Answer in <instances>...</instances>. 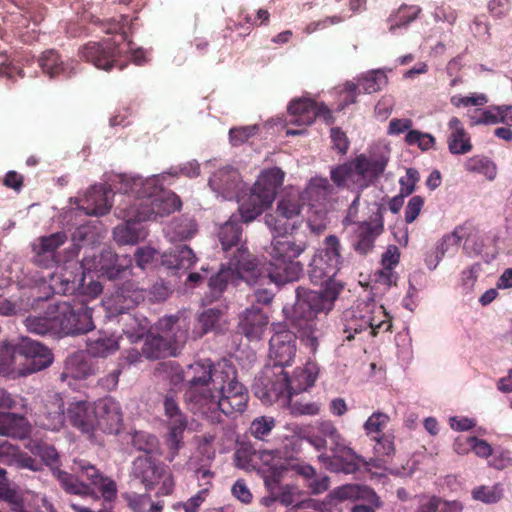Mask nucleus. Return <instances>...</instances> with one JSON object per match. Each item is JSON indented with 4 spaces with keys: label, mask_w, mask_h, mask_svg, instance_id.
I'll return each instance as SVG.
<instances>
[{
    "label": "nucleus",
    "mask_w": 512,
    "mask_h": 512,
    "mask_svg": "<svg viewBox=\"0 0 512 512\" xmlns=\"http://www.w3.org/2000/svg\"><path fill=\"white\" fill-rule=\"evenodd\" d=\"M285 173L278 167L266 169L261 172L258 179L251 188L248 197L239 206V216L233 214L218 231V239L222 250L230 260L237 250L244 247L248 250L242 240V222L248 223L261 215L264 210L273 203L278 188L284 181Z\"/></svg>",
    "instance_id": "nucleus-1"
},
{
    "label": "nucleus",
    "mask_w": 512,
    "mask_h": 512,
    "mask_svg": "<svg viewBox=\"0 0 512 512\" xmlns=\"http://www.w3.org/2000/svg\"><path fill=\"white\" fill-rule=\"evenodd\" d=\"M116 181L121 185L117 188L118 191L126 197L131 196L132 205L139 211L138 215L130 214L129 217H138L145 221L156 220L181 208L180 198L174 193L164 192L154 177L143 179L120 174L116 176Z\"/></svg>",
    "instance_id": "nucleus-2"
},
{
    "label": "nucleus",
    "mask_w": 512,
    "mask_h": 512,
    "mask_svg": "<svg viewBox=\"0 0 512 512\" xmlns=\"http://www.w3.org/2000/svg\"><path fill=\"white\" fill-rule=\"evenodd\" d=\"M340 293L338 284H332L322 294L308 292L304 287L296 289V302L288 319L291 326L301 333L302 341L311 353H315L319 346L314 319L318 313L330 312Z\"/></svg>",
    "instance_id": "nucleus-3"
},
{
    "label": "nucleus",
    "mask_w": 512,
    "mask_h": 512,
    "mask_svg": "<svg viewBox=\"0 0 512 512\" xmlns=\"http://www.w3.org/2000/svg\"><path fill=\"white\" fill-rule=\"evenodd\" d=\"M224 372V361L216 365L209 359L195 361L186 367L185 401L194 413L207 415V405L215 393V387L221 383Z\"/></svg>",
    "instance_id": "nucleus-4"
},
{
    "label": "nucleus",
    "mask_w": 512,
    "mask_h": 512,
    "mask_svg": "<svg viewBox=\"0 0 512 512\" xmlns=\"http://www.w3.org/2000/svg\"><path fill=\"white\" fill-rule=\"evenodd\" d=\"M75 472L89 481V484L80 481L77 475L57 469L54 475L65 492L82 497H91L98 500L97 489L106 502L117 498V484L109 476L104 475L95 465L87 460H76Z\"/></svg>",
    "instance_id": "nucleus-5"
},
{
    "label": "nucleus",
    "mask_w": 512,
    "mask_h": 512,
    "mask_svg": "<svg viewBox=\"0 0 512 512\" xmlns=\"http://www.w3.org/2000/svg\"><path fill=\"white\" fill-rule=\"evenodd\" d=\"M53 361L51 351L30 338H21L13 344L0 341V373L15 371L17 366L21 375H29L47 368Z\"/></svg>",
    "instance_id": "nucleus-6"
},
{
    "label": "nucleus",
    "mask_w": 512,
    "mask_h": 512,
    "mask_svg": "<svg viewBox=\"0 0 512 512\" xmlns=\"http://www.w3.org/2000/svg\"><path fill=\"white\" fill-rule=\"evenodd\" d=\"M388 158L357 155L353 160L331 169L330 177L339 188L363 190L373 184L385 171Z\"/></svg>",
    "instance_id": "nucleus-7"
},
{
    "label": "nucleus",
    "mask_w": 512,
    "mask_h": 512,
    "mask_svg": "<svg viewBox=\"0 0 512 512\" xmlns=\"http://www.w3.org/2000/svg\"><path fill=\"white\" fill-rule=\"evenodd\" d=\"M228 377L221 375V383L215 387V393L211 402L207 405V418L212 421L218 420L219 412L227 416H236L242 414L248 404L249 394L247 388L238 381L235 367L224 361V372Z\"/></svg>",
    "instance_id": "nucleus-8"
},
{
    "label": "nucleus",
    "mask_w": 512,
    "mask_h": 512,
    "mask_svg": "<svg viewBox=\"0 0 512 512\" xmlns=\"http://www.w3.org/2000/svg\"><path fill=\"white\" fill-rule=\"evenodd\" d=\"M316 433L324 437L329 443L331 455L321 453L318 456L323 466L335 473L353 474L360 469V463L366 464L365 458L358 455L346 444L345 438L330 420L317 424Z\"/></svg>",
    "instance_id": "nucleus-9"
},
{
    "label": "nucleus",
    "mask_w": 512,
    "mask_h": 512,
    "mask_svg": "<svg viewBox=\"0 0 512 512\" xmlns=\"http://www.w3.org/2000/svg\"><path fill=\"white\" fill-rule=\"evenodd\" d=\"M341 242L335 235H328L324 239V247L316 251L309 263L308 275L310 280L324 287L319 291L306 289L313 293H326L332 284H338L341 291L344 284L335 279L336 274L341 268L343 257L341 255Z\"/></svg>",
    "instance_id": "nucleus-10"
},
{
    "label": "nucleus",
    "mask_w": 512,
    "mask_h": 512,
    "mask_svg": "<svg viewBox=\"0 0 512 512\" xmlns=\"http://www.w3.org/2000/svg\"><path fill=\"white\" fill-rule=\"evenodd\" d=\"M254 393L264 403H273L282 400L285 404H290L292 413L300 415H315L319 408L316 404L307 403L291 404L293 392L291 389L290 378L287 372L281 369L279 372L266 370L256 379L254 384Z\"/></svg>",
    "instance_id": "nucleus-11"
},
{
    "label": "nucleus",
    "mask_w": 512,
    "mask_h": 512,
    "mask_svg": "<svg viewBox=\"0 0 512 512\" xmlns=\"http://www.w3.org/2000/svg\"><path fill=\"white\" fill-rule=\"evenodd\" d=\"M258 261L249 250L241 247L228 260V266L222 268L208 281L210 301L217 300L226 290L229 283L243 279L252 283L257 274Z\"/></svg>",
    "instance_id": "nucleus-12"
},
{
    "label": "nucleus",
    "mask_w": 512,
    "mask_h": 512,
    "mask_svg": "<svg viewBox=\"0 0 512 512\" xmlns=\"http://www.w3.org/2000/svg\"><path fill=\"white\" fill-rule=\"evenodd\" d=\"M68 241L65 232H55L50 235L40 236L31 244V262L42 269H50L61 262H68L78 256L80 243L71 242L63 252L59 249Z\"/></svg>",
    "instance_id": "nucleus-13"
},
{
    "label": "nucleus",
    "mask_w": 512,
    "mask_h": 512,
    "mask_svg": "<svg viewBox=\"0 0 512 512\" xmlns=\"http://www.w3.org/2000/svg\"><path fill=\"white\" fill-rule=\"evenodd\" d=\"M58 336H77L86 334L95 328L93 309L83 301H62L53 303Z\"/></svg>",
    "instance_id": "nucleus-14"
},
{
    "label": "nucleus",
    "mask_w": 512,
    "mask_h": 512,
    "mask_svg": "<svg viewBox=\"0 0 512 512\" xmlns=\"http://www.w3.org/2000/svg\"><path fill=\"white\" fill-rule=\"evenodd\" d=\"M132 474L148 491L162 481L157 495L165 496L173 491L174 482L167 466L153 456L141 455L135 458L132 463Z\"/></svg>",
    "instance_id": "nucleus-15"
},
{
    "label": "nucleus",
    "mask_w": 512,
    "mask_h": 512,
    "mask_svg": "<svg viewBox=\"0 0 512 512\" xmlns=\"http://www.w3.org/2000/svg\"><path fill=\"white\" fill-rule=\"evenodd\" d=\"M373 312L378 315L383 313V306H378L374 301H359L358 304L343 313L342 333L344 335L343 341H352L355 334L361 333L370 329V334L376 336L379 333V328L384 324H373Z\"/></svg>",
    "instance_id": "nucleus-16"
},
{
    "label": "nucleus",
    "mask_w": 512,
    "mask_h": 512,
    "mask_svg": "<svg viewBox=\"0 0 512 512\" xmlns=\"http://www.w3.org/2000/svg\"><path fill=\"white\" fill-rule=\"evenodd\" d=\"M304 203L297 195L283 196L277 203L274 214L265 215L266 225L277 235H286L300 224Z\"/></svg>",
    "instance_id": "nucleus-17"
},
{
    "label": "nucleus",
    "mask_w": 512,
    "mask_h": 512,
    "mask_svg": "<svg viewBox=\"0 0 512 512\" xmlns=\"http://www.w3.org/2000/svg\"><path fill=\"white\" fill-rule=\"evenodd\" d=\"M123 52L121 45L116 42L90 41L80 48L79 57L98 69L109 71L113 67H118L122 70L126 66V63L121 62Z\"/></svg>",
    "instance_id": "nucleus-18"
},
{
    "label": "nucleus",
    "mask_w": 512,
    "mask_h": 512,
    "mask_svg": "<svg viewBox=\"0 0 512 512\" xmlns=\"http://www.w3.org/2000/svg\"><path fill=\"white\" fill-rule=\"evenodd\" d=\"M115 213L117 217L124 220V223L113 229V238L117 244L135 245L146 237V231L141 225L144 220L138 219V217H129L130 214H139V211L131 203V196L124 195V199L117 205Z\"/></svg>",
    "instance_id": "nucleus-19"
},
{
    "label": "nucleus",
    "mask_w": 512,
    "mask_h": 512,
    "mask_svg": "<svg viewBox=\"0 0 512 512\" xmlns=\"http://www.w3.org/2000/svg\"><path fill=\"white\" fill-rule=\"evenodd\" d=\"M384 211L385 208L378 207L369 220L353 223L351 244L356 253L366 255L373 250L377 237L384 231Z\"/></svg>",
    "instance_id": "nucleus-20"
},
{
    "label": "nucleus",
    "mask_w": 512,
    "mask_h": 512,
    "mask_svg": "<svg viewBox=\"0 0 512 512\" xmlns=\"http://www.w3.org/2000/svg\"><path fill=\"white\" fill-rule=\"evenodd\" d=\"M84 281L83 273H74L69 267L61 268L60 271L49 274V279H41L43 284L48 283V292L45 296H38L31 303V308L36 309L41 301H46L52 294L71 295L74 294Z\"/></svg>",
    "instance_id": "nucleus-21"
},
{
    "label": "nucleus",
    "mask_w": 512,
    "mask_h": 512,
    "mask_svg": "<svg viewBox=\"0 0 512 512\" xmlns=\"http://www.w3.org/2000/svg\"><path fill=\"white\" fill-rule=\"evenodd\" d=\"M333 497L340 500H363L365 504H356L351 508V512H376L377 508L382 506L380 497L376 492L365 485L345 484L333 491Z\"/></svg>",
    "instance_id": "nucleus-22"
},
{
    "label": "nucleus",
    "mask_w": 512,
    "mask_h": 512,
    "mask_svg": "<svg viewBox=\"0 0 512 512\" xmlns=\"http://www.w3.org/2000/svg\"><path fill=\"white\" fill-rule=\"evenodd\" d=\"M253 458L259 461V471L263 474L264 483L270 492L277 488L283 474L287 471V462L274 450H258Z\"/></svg>",
    "instance_id": "nucleus-23"
},
{
    "label": "nucleus",
    "mask_w": 512,
    "mask_h": 512,
    "mask_svg": "<svg viewBox=\"0 0 512 512\" xmlns=\"http://www.w3.org/2000/svg\"><path fill=\"white\" fill-rule=\"evenodd\" d=\"M118 175L119 174H117V176ZM110 182L109 189L100 184L92 186L86 192L85 198L82 200L81 209H83L87 215L103 216L110 211L112 204L109 200L108 194L110 192L119 193L117 188L121 186L116 181V175L110 179ZM122 195L124 196L123 193Z\"/></svg>",
    "instance_id": "nucleus-24"
},
{
    "label": "nucleus",
    "mask_w": 512,
    "mask_h": 512,
    "mask_svg": "<svg viewBox=\"0 0 512 512\" xmlns=\"http://www.w3.org/2000/svg\"><path fill=\"white\" fill-rule=\"evenodd\" d=\"M297 336L289 330L275 333L269 341V357L275 367L283 369L290 366L296 356Z\"/></svg>",
    "instance_id": "nucleus-25"
},
{
    "label": "nucleus",
    "mask_w": 512,
    "mask_h": 512,
    "mask_svg": "<svg viewBox=\"0 0 512 512\" xmlns=\"http://www.w3.org/2000/svg\"><path fill=\"white\" fill-rule=\"evenodd\" d=\"M95 430L107 434H117L121 430L123 414L120 404L113 398H105L96 402Z\"/></svg>",
    "instance_id": "nucleus-26"
},
{
    "label": "nucleus",
    "mask_w": 512,
    "mask_h": 512,
    "mask_svg": "<svg viewBox=\"0 0 512 512\" xmlns=\"http://www.w3.org/2000/svg\"><path fill=\"white\" fill-rule=\"evenodd\" d=\"M267 271V278L271 282H274L276 285H283L288 282L297 281L303 272V266L299 261L281 260L270 262ZM265 280L266 277L259 275L257 272L253 282L256 284Z\"/></svg>",
    "instance_id": "nucleus-27"
},
{
    "label": "nucleus",
    "mask_w": 512,
    "mask_h": 512,
    "mask_svg": "<svg viewBox=\"0 0 512 512\" xmlns=\"http://www.w3.org/2000/svg\"><path fill=\"white\" fill-rule=\"evenodd\" d=\"M95 410L96 403L92 405L87 401H77L69 405L66 417L74 428L92 436L95 431Z\"/></svg>",
    "instance_id": "nucleus-28"
},
{
    "label": "nucleus",
    "mask_w": 512,
    "mask_h": 512,
    "mask_svg": "<svg viewBox=\"0 0 512 512\" xmlns=\"http://www.w3.org/2000/svg\"><path fill=\"white\" fill-rule=\"evenodd\" d=\"M145 299V289L133 281H126L117 288L112 296V308L123 314L133 309Z\"/></svg>",
    "instance_id": "nucleus-29"
},
{
    "label": "nucleus",
    "mask_w": 512,
    "mask_h": 512,
    "mask_svg": "<svg viewBox=\"0 0 512 512\" xmlns=\"http://www.w3.org/2000/svg\"><path fill=\"white\" fill-rule=\"evenodd\" d=\"M269 318L262 309L247 308L239 316V331L249 340H259L268 325Z\"/></svg>",
    "instance_id": "nucleus-30"
},
{
    "label": "nucleus",
    "mask_w": 512,
    "mask_h": 512,
    "mask_svg": "<svg viewBox=\"0 0 512 512\" xmlns=\"http://www.w3.org/2000/svg\"><path fill=\"white\" fill-rule=\"evenodd\" d=\"M100 261V275L109 280L120 278L122 273L132 265V258L130 256H119L110 248H105L100 252Z\"/></svg>",
    "instance_id": "nucleus-31"
},
{
    "label": "nucleus",
    "mask_w": 512,
    "mask_h": 512,
    "mask_svg": "<svg viewBox=\"0 0 512 512\" xmlns=\"http://www.w3.org/2000/svg\"><path fill=\"white\" fill-rule=\"evenodd\" d=\"M318 102L307 97L291 100L288 105L289 122L298 126H309L317 118Z\"/></svg>",
    "instance_id": "nucleus-32"
},
{
    "label": "nucleus",
    "mask_w": 512,
    "mask_h": 512,
    "mask_svg": "<svg viewBox=\"0 0 512 512\" xmlns=\"http://www.w3.org/2000/svg\"><path fill=\"white\" fill-rule=\"evenodd\" d=\"M449 135L447 144L449 152L453 155H464L469 153L473 145L469 133L464 128L463 123L457 117L450 118L448 122Z\"/></svg>",
    "instance_id": "nucleus-33"
},
{
    "label": "nucleus",
    "mask_w": 512,
    "mask_h": 512,
    "mask_svg": "<svg viewBox=\"0 0 512 512\" xmlns=\"http://www.w3.org/2000/svg\"><path fill=\"white\" fill-rule=\"evenodd\" d=\"M240 175L233 168H222L216 171L209 180L211 188L225 198H231L238 190Z\"/></svg>",
    "instance_id": "nucleus-34"
},
{
    "label": "nucleus",
    "mask_w": 512,
    "mask_h": 512,
    "mask_svg": "<svg viewBox=\"0 0 512 512\" xmlns=\"http://www.w3.org/2000/svg\"><path fill=\"white\" fill-rule=\"evenodd\" d=\"M53 311V303H49L40 315H30L24 320L27 330L34 334H54L58 336L57 321Z\"/></svg>",
    "instance_id": "nucleus-35"
},
{
    "label": "nucleus",
    "mask_w": 512,
    "mask_h": 512,
    "mask_svg": "<svg viewBox=\"0 0 512 512\" xmlns=\"http://www.w3.org/2000/svg\"><path fill=\"white\" fill-rule=\"evenodd\" d=\"M29 424L24 415L17 412H0V435L23 439L29 433Z\"/></svg>",
    "instance_id": "nucleus-36"
},
{
    "label": "nucleus",
    "mask_w": 512,
    "mask_h": 512,
    "mask_svg": "<svg viewBox=\"0 0 512 512\" xmlns=\"http://www.w3.org/2000/svg\"><path fill=\"white\" fill-rule=\"evenodd\" d=\"M305 249L303 244H296L285 235L274 237L268 253L271 257L270 262L281 260H295Z\"/></svg>",
    "instance_id": "nucleus-37"
},
{
    "label": "nucleus",
    "mask_w": 512,
    "mask_h": 512,
    "mask_svg": "<svg viewBox=\"0 0 512 512\" xmlns=\"http://www.w3.org/2000/svg\"><path fill=\"white\" fill-rule=\"evenodd\" d=\"M187 426V418L179 420H168V432L165 436V444L168 448V461L172 462L178 455L179 450L184 446V432L187 429Z\"/></svg>",
    "instance_id": "nucleus-38"
},
{
    "label": "nucleus",
    "mask_w": 512,
    "mask_h": 512,
    "mask_svg": "<svg viewBox=\"0 0 512 512\" xmlns=\"http://www.w3.org/2000/svg\"><path fill=\"white\" fill-rule=\"evenodd\" d=\"M86 349L92 357H107L119 349V344L113 335L99 332L88 338Z\"/></svg>",
    "instance_id": "nucleus-39"
},
{
    "label": "nucleus",
    "mask_w": 512,
    "mask_h": 512,
    "mask_svg": "<svg viewBox=\"0 0 512 512\" xmlns=\"http://www.w3.org/2000/svg\"><path fill=\"white\" fill-rule=\"evenodd\" d=\"M164 257L163 263L167 264L169 268L176 270H188L196 262L194 252L185 244L175 246Z\"/></svg>",
    "instance_id": "nucleus-40"
},
{
    "label": "nucleus",
    "mask_w": 512,
    "mask_h": 512,
    "mask_svg": "<svg viewBox=\"0 0 512 512\" xmlns=\"http://www.w3.org/2000/svg\"><path fill=\"white\" fill-rule=\"evenodd\" d=\"M65 422L63 401L53 396L47 401L46 411L43 415L42 426L51 431L60 430Z\"/></svg>",
    "instance_id": "nucleus-41"
},
{
    "label": "nucleus",
    "mask_w": 512,
    "mask_h": 512,
    "mask_svg": "<svg viewBox=\"0 0 512 512\" xmlns=\"http://www.w3.org/2000/svg\"><path fill=\"white\" fill-rule=\"evenodd\" d=\"M373 440L376 441L374 446V453L376 458H372L366 461V464L360 463V466L365 467L373 466L380 468L381 462H385V457L390 458L395 453L394 436L392 434H381L380 436H373Z\"/></svg>",
    "instance_id": "nucleus-42"
},
{
    "label": "nucleus",
    "mask_w": 512,
    "mask_h": 512,
    "mask_svg": "<svg viewBox=\"0 0 512 512\" xmlns=\"http://www.w3.org/2000/svg\"><path fill=\"white\" fill-rule=\"evenodd\" d=\"M172 342L162 335L148 336L142 347V354L147 359H159L172 354Z\"/></svg>",
    "instance_id": "nucleus-43"
},
{
    "label": "nucleus",
    "mask_w": 512,
    "mask_h": 512,
    "mask_svg": "<svg viewBox=\"0 0 512 512\" xmlns=\"http://www.w3.org/2000/svg\"><path fill=\"white\" fill-rule=\"evenodd\" d=\"M123 498L132 512H162L164 509V502H153L148 493H125Z\"/></svg>",
    "instance_id": "nucleus-44"
},
{
    "label": "nucleus",
    "mask_w": 512,
    "mask_h": 512,
    "mask_svg": "<svg viewBox=\"0 0 512 512\" xmlns=\"http://www.w3.org/2000/svg\"><path fill=\"white\" fill-rule=\"evenodd\" d=\"M38 63L43 73L50 78L66 75L68 65L61 59L57 51L51 49L42 53Z\"/></svg>",
    "instance_id": "nucleus-45"
},
{
    "label": "nucleus",
    "mask_w": 512,
    "mask_h": 512,
    "mask_svg": "<svg viewBox=\"0 0 512 512\" xmlns=\"http://www.w3.org/2000/svg\"><path fill=\"white\" fill-rule=\"evenodd\" d=\"M464 168L467 172L485 176L489 181L494 180L497 175L496 164L484 155H474L468 158L464 163Z\"/></svg>",
    "instance_id": "nucleus-46"
},
{
    "label": "nucleus",
    "mask_w": 512,
    "mask_h": 512,
    "mask_svg": "<svg viewBox=\"0 0 512 512\" xmlns=\"http://www.w3.org/2000/svg\"><path fill=\"white\" fill-rule=\"evenodd\" d=\"M202 332L210 331L222 332L226 329V318L223 310L217 308H209L204 310L198 318Z\"/></svg>",
    "instance_id": "nucleus-47"
},
{
    "label": "nucleus",
    "mask_w": 512,
    "mask_h": 512,
    "mask_svg": "<svg viewBox=\"0 0 512 512\" xmlns=\"http://www.w3.org/2000/svg\"><path fill=\"white\" fill-rule=\"evenodd\" d=\"M388 83V78L382 70H371L357 79L358 91L371 94L378 92Z\"/></svg>",
    "instance_id": "nucleus-48"
},
{
    "label": "nucleus",
    "mask_w": 512,
    "mask_h": 512,
    "mask_svg": "<svg viewBox=\"0 0 512 512\" xmlns=\"http://www.w3.org/2000/svg\"><path fill=\"white\" fill-rule=\"evenodd\" d=\"M168 233L173 240H186L193 237L197 232V223L194 219L181 217L171 221Z\"/></svg>",
    "instance_id": "nucleus-49"
},
{
    "label": "nucleus",
    "mask_w": 512,
    "mask_h": 512,
    "mask_svg": "<svg viewBox=\"0 0 512 512\" xmlns=\"http://www.w3.org/2000/svg\"><path fill=\"white\" fill-rule=\"evenodd\" d=\"M132 445L138 451L144 452V455L153 456L159 452L158 438L148 432H135L132 436Z\"/></svg>",
    "instance_id": "nucleus-50"
},
{
    "label": "nucleus",
    "mask_w": 512,
    "mask_h": 512,
    "mask_svg": "<svg viewBox=\"0 0 512 512\" xmlns=\"http://www.w3.org/2000/svg\"><path fill=\"white\" fill-rule=\"evenodd\" d=\"M461 442L459 440L455 443V450L459 454L467 453L469 449L473 450L475 454L482 458H488L492 454V447L490 444L482 439H478L477 437H467L465 439V447H461Z\"/></svg>",
    "instance_id": "nucleus-51"
},
{
    "label": "nucleus",
    "mask_w": 512,
    "mask_h": 512,
    "mask_svg": "<svg viewBox=\"0 0 512 512\" xmlns=\"http://www.w3.org/2000/svg\"><path fill=\"white\" fill-rule=\"evenodd\" d=\"M0 500L8 504V512H29L24 508L22 495L6 482L0 483Z\"/></svg>",
    "instance_id": "nucleus-52"
},
{
    "label": "nucleus",
    "mask_w": 512,
    "mask_h": 512,
    "mask_svg": "<svg viewBox=\"0 0 512 512\" xmlns=\"http://www.w3.org/2000/svg\"><path fill=\"white\" fill-rule=\"evenodd\" d=\"M316 374L309 368H297L294 371L293 378L290 379L291 389L294 394H298L314 385Z\"/></svg>",
    "instance_id": "nucleus-53"
},
{
    "label": "nucleus",
    "mask_w": 512,
    "mask_h": 512,
    "mask_svg": "<svg viewBox=\"0 0 512 512\" xmlns=\"http://www.w3.org/2000/svg\"><path fill=\"white\" fill-rule=\"evenodd\" d=\"M473 499L481 501L485 504H493L498 502L503 496V489L500 484L493 486H479L472 491Z\"/></svg>",
    "instance_id": "nucleus-54"
},
{
    "label": "nucleus",
    "mask_w": 512,
    "mask_h": 512,
    "mask_svg": "<svg viewBox=\"0 0 512 512\" xmlns=\"http://www.w3.org/2000/svg\"><path fill=\"white\" fill-rule=\"evenodd\" d=\"M275 425L276 423L273 417L260 416L252 421L250 433L256 439L263 440L271 433Z\"/></svg>",
    "instance_id": "nucleus-55"
},
{
    "label": "nucleus",
    "mask_w": 512,
    "mask_h": 512,
    "mask_svg": "<svg viewBox=\"0 0 512 512\" xmlns=\"http://www.w3.org/2000/svg\"><path fill=\"white\" fill-rule=\"evenodd\" d=\"M390 417L382 412L373 413L364 423V430L368 436H380L387 426Z\"/></svg>",
    "instance_id": "nucleus-56"
},
{
    "label": "nucleus",
    "mask_w": 512,
    "mask_h": 512,
    "mask_svg": "<svg viewBox=\"0 0 512 512\" xmlns=\"http://www.w3.org/2000/svg\"><path fill=\"white\" fill-rule=\"evenodd\" d=\"M408 145H417L422 151H427L435 144V138L428 133L418 130H410L405 136Z\"/></svg>",
    "instance_id": "nucleus-57"
},
{
    "label": "nucleus",
    "mask_w": 512,
    "mask_h": 512,
    "mask_svg": "<svg viewBox=\"0 0 512 512\" xmlns=\"http://www.w3.org/2000/svg\"><path fill=\"white\" fill-rule=\"evenodd\" d=\"M67 370L74 378L82 379L93 373L91 365L81 356H74L67 362Z\"/></svg>",
    "instance_id": "nucleus-58"
},
{
    "label": "nucleus",
    "mask_w": 512,
    "mask_h": 512,
    "mask_svg": "<svg viewBox=\"0 0 512 512\" xmlns=\"http://www.w3.org/2000/svg\"><path fill=\"white\" fill-rule=\"evenodd\" d=\"M420 12L421 8L419 6L402 5L395 16L396 22L394 25H391V29L408 25L418 17Z\"/></svg>",
    "instance_id": "nucleus-59"
},
{
    "label": "nucleus",
    "mask_w": 512,
    "mask_h": 512,
    "mask_svg": "<svg viewBox=\"0 0 512 512\" xmlns=\"http://www.w3.org/2000/svg\"><path fill=\"white\" fill-rule=\"evenodd\" d=\"M0 408L25 411L26 400L21 396L13 395L3 389H0Z\"/></svg>",
    "instance_id": "nucleus-60"
},
{
    "label": "nucleus",
    "mask_w": 512,
    "mask_h": 512,
    "mask_svg": "<svg viewBox=\"0 0 512 512\" xmlns=\"http://www.w3.org/2000/svg\"><path fill=\"white\" fill-rule=\"evenodd\" d=\"M257 130L256 125L231 128L229 131L230 142L233 146L241 145L254 136Z\"/></svg>",
    "instance_id": "nucleus-61"
},
{
    "label": "nucleus",
    "mask_w": 512,
    "mask_h": 512,
    "mask_svg": "<svg viewBox=\"0 0 512 512\" xmlns=\"http://www.w3.org/2000/svg\"><path fill=\"white\" fill-rule=\"evenodd\" d=\"M165 416L168 420H179L187 418L181 411L172 392H168L163 402Z\"/></svg>",
    "instance_id": "nucleus-62"
},
{
    "label": "nucleus",
    "mask_w": 512,
    "mask_h": 512,
    "mask_svg": "<svg viewBox=\"0 0 512 512\" xmlns=\"http://www.w3.org/2000/svg\"><path fill=\"white\" fill-rule=\"evenodd\" d=\"M161 366L174 385L186 381V370H183L176 361L163 362Z\"/></svg>",
    "instance_id": "nucleus-63"
},
{
    "label": "nucleus",
    "mask_w": 512,
    "mask_h": 512,
    "mask_svg": "<svg viewBox=\"0 0 512 512\" xmlns=\"http://www.w3.org/2000/svg\"><path fill=\"white\" fill-rule=\"evenodd\" d=\"M442 503V499L435 495H421L418 497V505L415 512H437Z\"/></svg>",
    "instance_id": "nucleus-64"
}]
</instances>
